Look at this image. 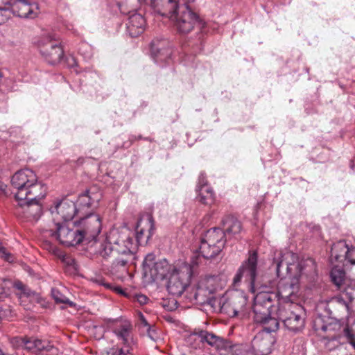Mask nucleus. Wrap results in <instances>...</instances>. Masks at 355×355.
<instances>
[{
  "instance_id": "nucleus-1",
  "label": "nucleus",
  "mask_w": 355,
  "mask_h": 355,
  "mask_svg": "<svg viewBox=\"0 0 355 355\" xmlns=\"http://www.w3.org/2000/svg\"><path fill=\"white\" fill-rule=\"evenodd\" d=\"M297 256L289 251L275 253L272 263L269 267L279 279L277 284V294L286 304H296L295 301L300 296V275H294L293 271L298 270L300 273L302 268L297 263Z\"/></svg>"
},
{
  "instance_id": "nucleus-2",
  "label": "nucleus",
  "mask_w": 355,
  "mask_h": 355,
  "mask_svg": "<svg viewBox=\"0 0 355 355\" xmlns=\"http://www.w3.org/2000/svg\"><path fill=\"white\" fill-rule=\"evenodd\" d=\"M166 10H158L162 15L168 16L174 22L177 31L181 34H187L194 28L200 31L198 42L201 46L205 35L203 28L205 23L200 18L190 5H178L173 0H167Z\"/></svg>"
},
{
  "instance_id": "nucleus-3",
  "label": "nucleus",
  "mask_w": 355,
  "mask_h": 355,
  "mask_svg": "<svg viewBox=\"0 0 355 355\" xmlns=\"http://www.w3.org/2000/svg\"><path fill=\"white\" fill-rule=\"evenodd\" d=\"M11 184L15 199L23 205V200H37L45 197L46 187L39 182L33 171L25 168L18 171L12 177Z\"/></svg>"
},
{
  "instance_id": "nucleus-4",
  "label": "nucleus",
  "mask_w": 355,
  "mask_h": 355,
  "mask_svg": "<svg viewBox=\"0 0 355 355\" xmlns=\"http://www.w3.org/2000/svg\"><path fill=\"white\" fill-rule=\"evenodd\" d=\"M272 304V294L266 291H260L254 298L253 319L256 323L263 325L261 331L268 334L275 332L279 329V319L270 316V309Z\"/></svg>"
},
{
  "instance_id": "nucleus-5",
  "label": "nucleus",
  "mask_w": 355,
  "mask_h": 355,
  "mask_svg": "<svg viewBox=\"0 0 355 355\" xmlns=\"http://www.w3.org/2000/svg\"><path fill=\"white\" fill-rule=\"evenodd\" d=\"M200 254L192 257L191 263H182L173 268L168 279L166 288L168 293L173 295L180 296L189 284L191 276L194 272V267L199 264Z\"/></svg>"
},
{
  "instance_id": "nucleus-6",
  "label": "nucleus",
  "mask_w": 355,
  "mask_h": 355,
  "mask_svg": "<svg viewBox=\"0 0 355 355\" xmlns=\"http://www.w3.org/2000/svg\"><path fill=\"white\" fill-rule=\"evenodd\" d=\"M258 254L255 250L248 252V258L243 261L239 268L233 282L234 284L241 282L243 278L250 285V291L257 294L263 286V284L259 280L258 275Z\"/></svg>"
},
{
  "instance_id": "nucleus-7",
  "label": "nucleus",
  "mask_w": 355,
  "mask_h": 355,
  "mask_svg": "<svg viewBox=\"0 0 355 355\" xmlns=\"http://www.w3.org/2000/svg\"><path fill=\"white\" fill-rule=\"evenodd\" d=\"M108 240L111 244L105 246L110 252H114L117 255H126L134 257L137 251V243L133 239V234L128 230L119 232L114 230L108 236Z\"/></svg>"
},
{
  "instance_id": "nucleus-8",
  "label": "nucleus",
  "mask_w": 355,
  "mask_h": 355,
  "mask_svg": "<svg viewBox=\"0 0 355 355\" xmlns=\"http://www.w3.org/2000/svg\"><path fill=\"white\" fill-rule=\"evenodd\" d=\"M301 307L297 304H284L279 306L277 316L289 331L297 332L304 324V318L298 313Z\"/></svg>"
},
{
  "instance_id": "nucleus-9",
  "label": "nucleus",
  "mask_w": 355,
  "mask_h": 355,
  "mask_svg": "<svg viewBox=\"0 0 355 355\" xmlns=\"http://www.w3.org/2000/svg\"><path fill=\"white\" fill-rule=\"evenodd\" d=\"M73 227H69V224L55 222L56 231L46 230V233L51 236H54L60 243L67 246H75L83 241V236L80 234L76 223H72Z\"/></svg>"
},
{
  "instance_id": "nucleus-10",
  "label": "nucleus",
  "mask_w": 355,
  "mask_h": 355,
  "mask_svg": "<svg viewBox=\"0 0 355 355\" xmlns=\"http://www.w3.org/2000/svg\"><path fill=\"white\" fill-rule=\"evenodd\" d=\"M78 229L83 236V241L90 242L94 240L101 230V218L97 214L89 213L76 221Z\"/></svg>"
},
{
  "instance_id": "nucleus-11",
  "label": "nucleus",
  "mask_w": 355,
  "mask_h": 355,
  "mask_svg": "<svg viewBox=\"0 0 355 355\" xmlns=\"http://www.w3.org/2000/svg\"><path fill=\"white\" fill-rule=\"evenodd\" d=\"M248 298L242 293H236L229 298H220L217 300L220 313L230 317H235L239 313H243L247 304Z\"/></svg>"
},
{
  "instance_id": "nucleus-12",
  "label": "nucleus",
  "mask_w": 355,
  "mask_h": 355,
  "mask_svg": "<svg viewBox=\"0 0 355 355\" xmlns=\"http://www.w3.org/2000/svg\"><path fill=\"white\" fill-rule=\"evenodd\" d=\"M40 52L51 64L58 63L62 58L64 52L60 43L49 36L42 40L39 44Z\"/></svg>"
},
{
  "instance_id": "nucleus-13",
  "label": "nucleus",
  "mask_w": 355,
  "mask_h": 355,
  "mask_svg": "<svg viewBox=\"0 0 355 355\" xmlns=\"http://www.w3.org/2000/svg\"><path fill=\"white\" fill-rule=\"evenodd\" d=\"M137 247L138 245H146L152 236L155 231V224L153 216L150 214H146L141 217L135 228Z\"/></svg>"
},
{
  "instance_id": "nucleus-14",
  "label": "nucleus",
  "mask_w": 355,
  "mask_h": 355,
  "mask_svg": "<svg viewBox=\"0 0 355 355\" xmlns=\"http://www.w3.org/2000/svg\"><path fill=\"white\" fill-rule=\"evenodd\" d=\"M54 221L64 220V223L71 220L77 212L76 206L73 201L64 199L50 209Z\"/></svg>"
},
{
  "instance_id": "nucleus-15",
  "label": "nucleus",
  "mask_w": 355,
  "mask_h": 355,
  "mask_svg": "<svg viewBox=\"0 0 355 355\" xmlns=\"http://www.w3.org/2000/svg\"><path fill=\"white\" fill-rule=\"evenodd\" d=\"M94 190L91 188L79 195L76 203H75L78 213L87 215L91 213L89 211V209H92L97 206L101 198V193Z\"/></svg>"
},
{
  "instance_id": "nucleus-16",
  "label": "nucleus",
  "mask_w": 355,
  "mask_h": 355,
  "mask_svg": "<svg viewBox=\"0 0 355 355\" xmlns=\"http://www.w3.org/2000/svg\"><path fill=\"white\" fill-rule=\"evenodd\" d=\"M354 248H349L345 241H339L331 247V261L334 263H342L347 261L352 265H355Z\"/></svg>"
},
{
  "instance_id": "nucleus-17",
  "label": "nucleus",
  "mask_w": 355,
  "mask_h": 355,
  "mask_svg": "<svg viewBox=\"0 0 355 355\" xmlns=\"http://www.w3.org/2000/svg\"><path fill=\"white\" fill-rule=\"evenodd\" d=\"M6 10H10L15 15L21 18H33L36 13L34 8H37L36 5H32L27 0H8L4 2Z\"/></svg>"
},
{
  "instance_id": "nucleus-18",
  "label": "nucleus",
  "mask_w": 355,
  "mask_h": 355,
  "mask_svg": "<svg viewBox=\"0 0 355 355\" xmlns=\"http://www.w3.org/2000/svg\"><path fill=\"white\" fill-rule=\"evenodd\" d=\"M37 200H23V205L18 202V207L16 208L15 214L27 220H38L42 214V206Z\"/></svg>"
},
{
  "instance_id": "nucleus-19",
  "label": "nucleus",
  "mask_w": 355,
  "mask_h": 355,
  "mask_svg": "<svg viewBox=\"0 0 355 355\" xmlns=\"http://www.w3.org/2000/svg\"><path fill=\"white\" fill-rule=\"evenodd\" d=\"M113 333L125 347H135L137 344L132 333V325L130 321L125 320L116 324Z\"/></svg>"
},
{
  "instance_id": "nucleus-20",
  "label": "nucleus",
  "mask_w": 355,
  "mask_h": 355,
  "mask_svg": "<svg viewBox=\"0 0 355 355\" xmlns=\"http://www.w3.org/2000/svg\"><path fill=\"white\" fill-rule=\"evenodd\" d=\"M322 330L327 333L325 338L333 341L337 340L343 336L351 338L353 336L349 328L338 320H335L326 325H322Z\"/></svg>"
},
{
  "instance_id": "nucleus-21",
  "label": "nucleus",
  "mask_w": 355,
  "mask_h": 355,
  "mask_svg": "<svg viewBox=\"0 0 355 355\" xmlns=\"http://www.w3.org/2000/svg\"><path fill=\"white\" fill-rule=\"evenodd\" d=\"M275 343V338L270 334L259 331L252 339V347L262 355H268L272 351V347Z\"/></svg>"
},
{
  "instance_id": "nucleus-22",
  "label": "nucleus",
  "mask_w": 355,
  "mask_h": 355,
  "mask_svg": "<svg viewBox=\"0 0 355 355\" xmlns=\"http://www.w3.org/2000/svg\"><path fill=\"white\" fill-rule=\"evenodd\" d=\"M189 297L191 301L200 304H208L214 306L217 300L212 297V294L205 286H201L198 282L196 287L192 290Z\"/></svg>"
},
{
  "instance_id": "nucleus-23",
  "label": "nucleus",
  "mask_w": 355,
  "mask_h": 355,
  "mask_svg": "<svg viewBox=\"0 0 355 355\" xmlns=\"http://www.w3.org/2000/svg\"><path fill=\"white\" fill-rule=\"evenodd\" d=\"M173 268L175 267L171 266L165 259L159 260L153 265L147 278L153 281L162 280L168 277Z\"/></svg>"
},
{
  "instance_id": "nucleus-24",
  "label": "nucleus",
  "mask_w": 355,
  "mask_h": 355,
  "mask_svg": "<svg viewBox=\"0 0 355 355\" xmlns=\"http://www.w3.org/2000/svg\"><path fill=\"white\" fill-rule=\"evenodd\" d=\"M145 25L144 17L141 14L133 13L128 19L127 31L132 37H136L143 33Z\"/></svg>"
},
{
  "instance_id": "nucleus-25",
  "label": "nucleus",
  "mask_w": 355,
  "mask_h": 355,
  "mask_svg": "<svg viewBox=\"0 0 355 355\" xmlns=\"http://www.w3.org/2000/svg\"><path fill=\"white\" fill-rule=\"evenodd\" d=\"M201 241L218 247L221 250L225 246L226 240L225 239V232L220 228L214 227L207 230L201 238Z\"/></svg>"
},
{
  "instance_id": "nucleus-26",
  "label": "nucleus",
  "mask_w": 355,
  "mask_h": 355,
  "mask_svg": "<svg viewBox=\"0 0 355 355\" xmlns=\"http://www.w3.org/2000/svg\"><path fill=\"white\" fill-rule=\"evenodd\" d=\"M18 345L28 350H46L50 351L53 346L45 345L41 340L34 338H20L18 339Z\"/></svg>"
},
{
  "instance_id": "nucleus-27",
  "label": "nucleus",
  "mask_w": 355,
  "mask_h": 355,
  "mask_svg": "<svg viewBox=\"0 0 355 355\" xmlns=\"http://www.w3.org/2000/svg\"><path fill=\"white\" fill-rule=\"evenodd\" d=\"M135 257L126 255H116L111 265V272L114 274H126L128 272L127 265L134 259Z\"/></svg>"
},
{
  "instance_id": "nucleus-28",
  "label": "nucleus",
  "mask_w": 355,
  "mask_h": 355,
  "mask_svg": "<svg viewBox=\"0 0 355 355\" xmlns=\"http://www.w3.org/2000/svg\"><path fill=\"white\" fill-rule=\"evenodd\" d=\"M223 232L226 234H236L241 230V224L236 218L232 216H227L223 218Z\"/></svg>"
},
{
  "instance_id": "nucleus-29",
  "label": "nucleus",
  "mask_w": 355,
  "mask_h": 355,
  "mask_svg": "<svg viewBox=\"0 0 355 355\" xmlns=\"http://www.w3.org/2000/svg\"><path fill=\"white\" fill-rule=\"evenodd\" d=\"M196 335H197L198 338H200L202 342H206L211 347L219 348L223 346V339L212 333L201 330L198 332H196Z\"/></svg>"
},
{
  "instance_id": "nucleus-30",
  "label": "nucleus",
  "mask_w": 355,
  "mask_h": 355,
  "mask_svg": "<svg viewBox=\"0 0 355 355\" xmlns=\"http://www.w3.org/2000/svg\"><path fill=\"white\" fill-rule=\"evenodd\" d=\"M198 250L200 255L206 259L215 257L222 251L218 247L201 240Z\"/></svg>"
},
{
  "instance_id": "nucleus-31",
  "label": "nucleus",
  "mask_w": 355,
  "mask_h": 355,
  "mask_svg": "<svg viewBox=\"0 0 355 355\" xmlns=\"http://www.w3.org/2000/svg\"><path fill=\"white\" fill-rule=\"evenodd\" d=\"M330 276L334 284L338 289H342L346 281L345 270L336 266L331 269Z\"/></svg>"
},
{
  "instance_id": "nucleus-32",
  "label": "nucleus",
  "mask_w": 355,
  "mask_h": 355,
  "mask_svg": "<svg viewBox=\"0 0 355 355\" xmlns=\"http://www.w3.org/2000/svg\"><path fill=\"white\" fill-rule=\"evenodd\" d=\"M198 199L202 204L210 205L214 202L215 194L211 187H202L198 190Z\"/></svg>"
},
{
  "instance_id": "nucleus-33",
  "label": "nucleus",
  "mask_w": 355,
  "mask_h": 355,
  "mask_svg": "<svg viewBox=\"0 0 355 355\" xmlns=\"http://www.w3.org/2000/svg\"><path fill=\"white\" fill-rule=\"evenodd\" d=\"M201 286H205L211 294L219 288V278L218 276H207L201 278L199 282Z\"/></svg>"
},
{
  "instance_id": "nucleus-34",
  "label": "nucleus",
  "mask_w": 355,
  "mask_h": 355,
  "mask_svg": "<svg viewBox=\"0 0 355 355\" xmlns=\"http://www.w3.org/2000/svg\"><path fill=\"white\" fill-rule=\"evenodd\" d=\"M155 255L153 253L148 254L143 261L142 268L143 273L145 277H148L149 272L153 268V265H155Z\"/></svg>"
},
{
  "instance_id": "nucleus-35",
  "label": "nucleus",
  "mask_w": 355,
  "mask_h": 355,
  "mask_svg": "<svg viewBox=\"0 0 355 355\" xmlns=\"http://www.w3.org/2000/svg\"><path fill=\"white\" fill-rule=\"evenodd\" d=\"M14 288L19 291V293H17L19 298L22 297H31L35 295V292L31 291L20 281H17L14 283Z\"/></svg>"
},
{
  "instance_id": "nucleus-36",
  "label": "nucleus",
  "mask_w": 355,
  "mask_h": 355,
  "mask_svg": "<svg viewBox=\"0 0 355 355\" xmlns=\"http://www.w3.org/2000/svg\"><path fill=\"white\" fill-rule=\"evenodd\" d=\"M51 295L53 298L57 303H62L68 304L69 306L72 307L75 305V304L70 301L67 297L62 295L58 289L52 288L51 289Z\"/></svg>"
},
{
  "instance_id": "nucleus-37",
  "label": "nucleus",
  "mask_w": 355,
  "mask_h": 355,
  "mask_svg": "<svg viewBox=\"0 0 355 355\" xmlns=\"http://www.w3.org/2000/svg\"><path fill=\"white\" fill-rule=\"evenodd\" d=\"M236 355H256V352L252 347V344H241L235 346Z\"/></svg>"
},
{
  "instance_id": "nucleus-38",
  "label": "nucleus",
  "mask_w": 355,
  "mask_h": 355,
  "mask_svg": "<svg viewBox=\"0 0 355 355\" xmlns=\"http://www.w3.org/2000/svg\"><path fill=\"white\" fill-rule=\"evenodd\" d=\"M134 347H125L111 349L110 355H134L132 353Z\"/></svg>"
},
{
  "instance_id": "nucleus-39",
  "label": "nucleus",
  "mask_w": 355,
  "mask_h": 355,
  "mask_svg": "<svg viewBox=\"0 0 355 355\" xmlns=\"http://www.w3.org/2000/svg\"><path fill=\"white\" fill-rule=\"evenodd\" d=\"M107 241L102 243L98 250V254L104 259H108L110 257H115L117 254L114 252H110L109 250H104L105 249V246L111 244V241L107 239Z\"/></svg>"
},
{
  "instance_id": "nucleus-40",
  "label": "nucleus",
  "mask_w": 355,
  "mask_h": 355,
  "mask_svg": "<svg viewBox=\"0 0 355 355\" xmlns=\"http://www.w3.org/2000/svg\"><path fill=\"white\" fill-rule=\"evenodd\" d=\"M331 306H334L335 305L338 304L340 306L344 311H348V306L347 303L341 298L340 297H335L331 300Z\"/></svg>"
},
{
  "instance_id": "nucleus-41",
  "label": "nucleus",
  "mask_w": 355,
  "mask_h": 355,
  "mask_svg": "<svg viewBox=\"0 0 355 355\" xmlns=\"http://www.w3.org/2000/svg\"><path fill=\"white\" fill-rule=\"evenodd\" d=\"M209 187L207 184V181L206 178L205 173L204 172H201L198 177V182L197 186V191L199 190L202 187Z\"/></svg>"
},
{
  "instance_id": "nucleus-42",
  "label": "nucleus",
  "mask_w": 355,
  "mask_h": 355,
  "mask_svg": "<svg viewBox=\"0 0 355 355\" xmlns=\"http://www.w3.org/2000/svg\"><path fill=\"white\" fill-rule=\"evenodd\" d=\"M42 245H43V248L44 249H46V250H48L50 252H52L55 254H57L58 249L57 248V247L55 245L52 244L51 242H49L48 241H44Z\"/></svg>"
},
{
  "instance_id": "nucleus-43",
  "label": "nucleus",
  "mask_w": 355,
  "mask_h": 355,
  "mask_svg": "<svg viewBox=\"0 0 355 355\" xmlns=\"http://www.w3.org/2000/svg\"><path fill=\"white\" fill-rule=\"evenodd\" d=\"M152 53L156 62L162 60V53L159 49L155 48V44H152Z\"/></svg>"
},
{
  "instance_id": "nucleus-44",
  "label": "nucleus",
  "mask_w": 355,
  "mask_h": 355,
  "mask_svg": "<svg viewBox=\"0 0 355 355\" xmlns=\"http://www.w3.org/2000/svg\"><path fill=\"white\" fill-rule=\"evenodd\" d=\"M147 336L153 340L155 341L157 340V333L154 329H152L151 327H148L146 329Z\"/></svg>"
},
{
  "instance_id": "nucleus-45",
  "label": "nucleus",
  "mask_w": 355,
  "mask_h": 355,
  "mask_svg": "<svg viewBox=\"0 0 355 355\" xmlns=\"http://www.w3.org/2000/svg\"><path fill=\"white\" fill-rule=\"evenodd\" d=\"M140 322H141V324L143 327H146V329H148V327H150V326L148 323L147 320H146V318H144V316L142 314H140Z\"/></svg>"
},
{
  "instance_id": "nucleus-46",
  "label": "nucleus",
  "mask_w": 355,
  "mask_h": 355,
  "mask_svg": "<svg viewBox=\"0 0 355 355\" xmlns=\"http://www.w3.org/2000/svg\"><path fill=\"white\" fill-rule=\"evenodd\" d=\"M6 188H7V185L5 184L1 181H0V193H1L2 194H4V195H7Z\"/></svg>"
},
{
  "instance_id": "nucleus-47",
  "label": "nucleus",
  "mask_w": 355,
  "mask_h": 355,
  "mask_svg": "<svg viewBox=\"0 0 355 355\" xmlns=\"http://www.w3.org/2000/svg\"><path fill=\"white\" fill-rule=\"evenodd\" d=\"M138 300L139 302L145 304L146 302L147 297L145 295H140L138 297Z\"/></svg>"
},
{
  "instance_id": "nucleus-48",
  "label": "nucleus",
  "mask_w": 355,
  "mask_h": 355,
  "mask_svg": "<svg viewBox=\"0 0 355 355\" xmlns=\"http://www.w3.org/2000/svg\"><path fill=\"white\" fill-rule=\"evenodd\" d=\"M0 252H1L3 254L7 255V254H6V249L5 247L3 246L2 244L0 246Z\"/></svg>"
},
{
  "instance_id": "nucleus-49",
  "label": "nucleus",
  "mask_w": 355,
  "mask_h": 355,
  "mask_svg": "<svg viewBox=\"0 0 355 355\" xmlns=\"http://www.w3.org/2000/svg\"><path fill=\"white\" fill-rule=\"evenodd\" d=\"M0 252H1L3 254L7 255V254H6V249L5 247L3 246L2 244L0 246Z\"/></svg>"
},
{
  "instance_id": "nucleus-50",
  "label": "nucleus",
  "mask_w": 355,
  "mask_h": 355,
  "mask_svg": "<svg viewBox=\"0 0 355 355\" xmlns=\"http://www.w3.org/2000/svg\"><path fill=\"white\" fill-rule=\"evenodd\" d=\"M116 291L118 293H120L121 295H125V292L123 291L122 288H116Z\"/></svg>"
},
{
  "instance_id": "nucleus-51",
  "label": "nucleus",
  "mask_w": 355,
  "mask_h": 355,
  "mask_svg": "<svg viewBox=\"0 0 355 355\" xmlns=\"http://www.w3.org/2000/svg\"><path fill=\"white\" fill-rule=\"evenodd\" d=\"M196 0H186V2L183 5H190L191 3L195 2Z\"/></svg>"
},
{
  "instance_id": "nucleus-52",
  "label": "nucleus",
  "mask_w": 355,
  "mask_h": 355,
  "mask_svg": "<svg viewBox=\"0 0 355 355\" xmlns=\"http://www.w3.org/2000/svg\"><path fill=\"white\" fill-rule=\"evenodd\" d=\"M124 3H125V2H123V1H121L118 3V6H119V7H121V6L124 4Z\"/></svg>"
},
{
  "instance_id": "nucleus-53",
  "label": "nucleus",
  "mask_w": 355,
  "mask_h": 355,
  "mask_svg": "<svg viewBox=\"0 0 355 355\" xmlns=\"http://www.w3.org/2000/svg\"><path fill=\"white\" fill-rule=\"evenodd\" d=\"M7 8L4 6H0V10H6Z\"/></svg>"
},
{
  "instance_id": "nucleus-54",
  "label": "nucleus",
  "mask_w": 355,
  "mask_h": 355,
  "mask_svg": "<svg viewBox=\"0 0 355 355\" xmlns=\"http://www.w3.org/2000/svg\"><path fill=\"white\" fill-rule=\"evenodd\" d=\"M351 343L353 345L354 348L355 349V341L352 340Z\"/></svg>"
},
{
  "instance_id": "nucleus-55",
  "label": "nucleus",
  "mask_w": 355,
  "mask_h": 355,
  "mask_svg": "<svg viewBox=\"0 0 355 355\" xmlns=\"http://www.w3.org/2000/svg\"><path fill=\"white\" fill-rule=\"evenodd\" d=\"M171 54L170 52L166 53V58H168L169 55Z\"/></svg>"
},
{
  "instance_id": "nucleus-56",
  "label": "nucleus",
  "mask_w": 355,
  "mask_h": 355,
  "mask_svg": "<svg viewBox=\"0 0 355 355\" xmlns=\"http://www.w3.org/2000/svg\"><path fill=\"white\" fill-rule=\"evenodd\" d=\"M0 355H3V354L2 353L1 349H0Z\"/></svg>"
},
{
  "instance_id": "nucleus-57",
  "label": "nucleus",
  "mask_w": 355,
  "mask_h": 355,
  "mask_svg": "<svg viewBox=\"0 0 355 355\" xmlns=\"http://www.w3.org/2000/svg\"><path fill=\"white\" fill-rule=\"evenodd\" d=\"M139 3L141 2L142 0H137Z\"/></svg>"
}]
</instances>
